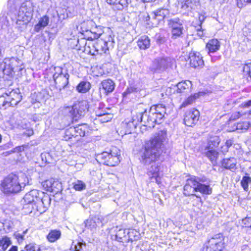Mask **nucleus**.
<instances>
[{
	"mask_svg": "<svg viewBox=\"0 0 251 251\" xmlns=\"http://www.w3.org/2000/svg\"><path fill=\"white\" fill-rule=\"evenodd\" d=\"M166 137V130L159 131L149 141L146 142L144 149L141 152L140 161L142 163L146 165H151L148 169V176L151 181H155L157 184L161 183V177L160 163L156 161L160 156V150Z\"/></svg>",
	"mask_w": 251,
	"mask_h": 251,
	"instance_id": "1",
	"label": "nucleus"
},
{
	"mask_svg": "<svg viewBox=\"0 0 251 251\" xmlns=\"http://www.w3.org/2000/svg\"><path fill=\"white\" fill-rule=\"evenodd\" d=\"M205 178L192 176L186 180L183 187V194L186 196H195L201 198L195 193L199 192L204 195H210L212 189L209 185L204 184Z\"/></svg>",
	"mask_w": 251,
	"mask_h": 251,
	"instance_id": "2",
	"label": "nucleus"
},
{
	"mask_svg": "<svg viewBox=\"0 0 251 251\" xmlns=\"http://www.w3.org/2000/svg\"><path fill=\"white\" fill-rule=\"evenodd\" d=\"M26 176L23 175L20 178L17 175L10 174L1 183L2 191L6 194L16 193L20 192L26 185Z\"/></svg>",
	"mask_w": 251,
	"mask_h": 251,
	"instance_id": "3",
	"label": "nucleus"
},
{
	"mask_svg": "<svg viewBox=\"0 0 251 251\" xmlns=\"http://www.w3.org/2000/svg\"><path fill=\"white\" fill-rule=\"evenodd\" d=\"M33 10V5L30 1L26 0L22 3L17 15L16 23V27L20 30L25 29L32 19Z\"/></svg>",
	"mask_w": 251,
	"mask_h": 251,
	"instance_id": "4",
	"label": "nucleus"
},
{
	"mask_svg": "<svg viewBox=\"0 0 251 251\" xmlns=\"http://www.w3.org/2000/svg\"><path fill=\"white\" fill-rule=\"evenodd\" d=\"M120 151L113 147L110 151H103L96 155L97 160L100 163L109 166H115L120 162Z\"/></svg>",
	"mask_w": 251,
	"mask_h": 251,
	"instance_id": "5",
	"label": "nucleus"
},
{
	"mask_svg": "<svg viewBox=\"0 0 251 251\" xmlns=\"http://www.w3.org/2000/svg\"><path fill=\"white\" fill-rule=\"evenodd\" d=\"M89 108L88 102L87 100H81L75 103L72 107L65 108V112L69 113V116L73 120L77 121L81 117L83 116Z\"/></svg>",
	"mask_w": 251,
	"mask_h": 251,
	"instance_id": "6",
	"label": "nucleus"
},
{
	"mask_svg": "<svg viewBox=\"0 0 251 251\" xmlns=\"http://www.w3.org/2000/svg\"><path fill=\"white\" fill-rule=\"evenodd\" d=\"M174 59L170 57H158L154 59L151 64L149 69L150 72L154 73H160L168 68L171 67Z\"/></svg>",
	"mask_w": 251,
	"mask_h": 251,
	"instance_id": "7",
	"label": "nucleus"
},
{
	"mask_svg": "<svg viewBox=\"0 0 251 251\" xmlns=\"http://www.w3.org/2000/svg\"><path fill=\"white\" fill-rule=\"evenodd\" d=\"M113 38L111 35H107L104 39H99L92 46L96 52H93L92 54L95 55L106 53L109 49L113 46Z\"/></svg>",
	"mask_w": 251,
	"mask_h": 251,
	"instance_id": "8",
	"label": "nucleus"
},
{
	"mask_svg": "<svg viewBox=\"0 0 251 251\" xmlns=\"http://www.w3.org/2000/svg\"><path fill=\"white\" fill-rule=\"evenodd\" d=\"M224 237L222 234L214 235L207 242L206 251H222L224 248Z\"/></svg>",
	"mask_w": 251,
	"mask_h": 251,
	"instance_id": "9",
	"label": "nucleus"
},
{
	"mask_svg": "<svg viewBox=\"0 0 251 251\" xmlns=\"http://www.w3.org/2000/svg\"><path fill=\"white\" fill-rule=\"evenodd\" d=\"M58 73L56 72L53 75L56 87L60 90L65 88L69 83V75L66 72H63L62 68H58Z\"/></svg>",
	"mask_w": 251,
	"mask_h": 251,
	"instance_id": "10",
	"label": "nucleus"
},
{
	"mask_svg": "<svg viewBox=\"0 0 251 251\" xmlns=\"http://www.w3.org/2000/svg\"><path fill=\"white\" fill-rule=\"evenodd\" d=\"M93 23L92 21H88L87 22H84L81 25V28L82 29V34L84 32L90 33L91 35L88 37V39L93 40L95 39H98L102 34V29L100 27H95L88 29L86 28L88 25H92Z\"/></svg>",
	"mask_w": 251,
	"mask_h": 251,
	"instance_id": "11",
	"label": "nucleus"
},
{
	"mask_svg": "<svg viewBox=\"0 0 251 251\" xmlns=\"http://www.w3.org/2000/svg\"><path fill=\"white\" fill-rule=\"evenodd\" d=\"M108 217L107 216L102 217L100 216H95L90 217L85 222V226L91 230L95 229L100 224L101 226L108 222Z\"/></svg>",
	"mask_w": 251,
	"mask_h": 251,
	"instance_id": "12",
	"label": "nucleus"
},
{
	"mask_svg": "<svg viewBox=\"0 0 251 251\" xmlns=\"http://www.w3.org/2000/svg\"><path fill=\"white\" fill-rule=\"evenodd\" d=\"M154 108H151L149 115L146 113L147 120L144 121V126L149 128L153 127L155 124H160L163 117L159 118V114L154 111Z\"/></svg>",
	"mask_w": 251,
	"mask_h": 251,
	"instance_id": "13",
	"label": "nucleus"
},
{
	"mask_svg": "<svg viewBox=\"0 0 251 251\" xmlns=\"http://www.w3.org/2000/svg\"><path fill=\"white\" fill-rule=\"evenodd\" d=\"M40 192L36 189H33L26 193L24 200L27 204L37 203L38 205L44 204L45 199H42L39 197Z\"/></svg>",
	"mask_w": 251,
	"mask_h": 251,
	"instance_id": "14",
	"label": "nucleus"
},
{
	"mask_svg": "<svg viewBox=\"0 0 251 251\" xmlns=\"http://www.w3.org/2000/svg\"><path fill=\"white\" fill-rule=\"evenodd\" d=\"M200 117V112L196 109L187 111L184 115V123L188 126H192L198 122Z\"/></svg>",
	"mask_w": 251,
	"mask_h": 251,
	"instance_id": "15",
	"label": "nucleus"
},
{
	"mask_svg": "<svg viewBox=\"0 0 251 251\" xmlns=\"http://www.w3.org/2000/svg\"><path fill=\"white\" fill-rule=\"evenodd\" d=\"M4 96L6 107L16 105L22 100L20 94L14 90L5 93Z\"/></svg>",
	"mask_w": 251,
	"mask_h": 251,
	"instance_id": "16",
	"label": "nucleus"
},
{
	"mask_svg": "<svg viewBox=\"0 0 251 251\" xmlns=\"http://www.w3.org/2000/svg\"><path fill=\"white\" fill-rule=\"evenodd\" d=\"M146 111L143 112H135V114H133L131 121H126L122 123V126H127L129 129H135L138 123L143 122L144 123L143 118H145Z\"/></svg>",
	"mask_w": 251,
	"mask_h": 251,
	"instance_id": "17",
	"label": "nucleus"
},
{
	"mask_svg": "<svg viewBox=\"0 0 251 251\" xmlns=\"http://www.w3.org/2000/svg\"><path fill=\"white\" fill-rule=\"evenodd\" d=\"M189 59L190 66L194 68L201 67L204 65L202 57L199 52H190L189 53Z\"/></svg>",
	"mask_w": 251,
	"mask_h": 251,
	"instance_id": "18",
	"label": "nucleus"
},
{
	"mask_svg": "<svg viewBox=\"0 0 251 251\" xmlns=\"http://www.w3.org/2000/svg\"><path fill=\"white\" fill-rule=\"evenodd\" d=\"M127 230L116 227L114 229V234L112 235V238L120 242H129V239L127 235Z\"/></svg>",
	"mask_w": 251,
	"mask_h": 251,
	"instance_id": "19",
	"label": "nucleus"
},
{
	"mask_svg": "<svg viewBox=\"0 0 251 251\" xmlns=\"http://www.w3.org/2000/svg\"><path fill=\"white\" fill-rule=\"evenodd\" d=\"M251 127V122L240 121L234 125L233 131H236L238 133H242L246 132Z\"/></svg>",
	"mask_w": 251,
	"mask_h": 251,
	"instance_id": "20",
	"label": "nucleus"
},
{
	"mask_svg": "<svg viewBox=\"0 0 251 251\" xmlns=\"http://www.w3.org/2000/svg\"><path fill=\"white\" fill-rule=\"evenodd\" d=\"M102 89L104 91L106 95L112 93L115 89V83L111 79H106L102 81L100 83Z\"/></svg>",
	"mask_w": 251,
	"mask_h": 251,
	"instance_id": "21",
	"label": "nucleus"
},
{
	"mask_svg": "<svg viewBox=\"0 0 251 251\" xmlns=\"http://www.w3.org/2000/svg\"><path fill=\"white\" fill-rule=\"evenodd\" d=\"M169 15L170 12L166 8L158 9L151 14L152 18L156 19L158 21H161L165 18L168 17Z\"/></svg>",
	"mask_w": 251,
	"mask_h": 251,
	"instance_id": "22",
	"label": "nucleus"
},
{
	"mask_svg": "<svg viewBox=\"0 0 251 251\" xmlns=\"http://www.w3.org/2000/svg\"><path fill=\"white\" fill-rule=\"evenodd\" d=\"M107 2L112 5L114 10H122L127 6V0H107Z\"/></svg>",
	"mask_w": 251,
	"mask_h": 251,
	"instance_id": "23",
	"label": "nucleus"
},
{
	"mask_svg": "<svg viewBox=\"0 0 251 251\" xmlns=\"http://www.w3.org/2000/svg\"><path fill=\"white\" fill-rule=\"evenodd\" d=\"M237 160L234 157L225 158L222 161V166L227 170L234 171L236 169Z\"/></svg>",
	"mask_w": 251,
	"mask_h": 251,
	"instance_id": "24",
	"label": "nucleus"
},
{
	"mask_svg": "<svg viewBox=\"0 0 251 251\" xmlns=\"http://www.w3.org/2000/svg\"><path fill=\"white\" fill-rule=\"evenodd\" d=\"M176 87L177 93L187 94L191 91L192 83L190 81H182L177 83Z\"/></svg>",
	"mask_w": 251,
	"mask_h": 251,
	"instance_id": "25",
	"label": "nucleus"
},
{
	"mask_svg": "<svg viewBox=\"0 0 251 251\" xmlns=\"http://www.w3.org/2000/svg\"><path fill=\"white\" fill-rule=\"evenodd\" d=\"M198 2L197 0H180V4L181 8L189 11L191 9L194 8V7L197 5Z\"/></svg>",
	"mask_w": 251,
	"mask_h": 251,
	"instance_id": "26",
	"label": "nucleus"
},
{
	"mask_svg": "<svg viewBox=\"0 0 251 251\" xmlns=\"http://www.w3.org/2000/svg\"><path fill=\"white\" fill-rule=\"evenodd\" d=\"M137 45L141 50L148 49L150 47V39L147 36H142L138 39Z\"/></svg>",
	"mask_w": 251,
	"mask_h": 251,
	"instance_id": "27",
	"label": "nucleus"
},
{
	"mask_svg": "<svg viewBox=\"0 0 251 251\" xmlns=\"http://www.w3.org/2000/svg\"><path fill=\"white\" fill-rule=\"evenodd\" d=\"M220 47V44L217 39L210 40L206 44V48L209 52H215L218 50Z\"/></svg>",
	"mask_w": 251,
	"mask_h": 251,
	"instance_id": "28",
	"label": "nucleus"
},
{
	"mask_svg": "<svg viewBox=\"0 0 251 251\" xmlns=\"http://www.w3.org/2000/svg\"><path fill=\"white\" fill-rule=\"evenodd\" d=\"M61 235L60 230L54 229L51 230L47 236V239L51 243H53L59 239Z\"/></svg>",
	"mask_w": 251,
	"mask_h": 251,
	"instance_id": "29",
	"label": "nucleus"
},
{
	"mask_svg": "<svg viewBox=\"0 0 251 251\" xmlns=\"http://www.w3.org/2000/svg\"><path fill=\"white\" fill-rule=\"evenodd\" d=\"M45 100V94L43 92H35L31 95L30 101L32 103H41Z\"/></svg>",
	"mask_w": 251,
	"mask_h": 251,
	"instance_id": "30",
	"label": "nucleus"
},
{
	"mask_svg": "<svg viewBox=\"0 0 251 251\" xmlns=\"http://www.w3.org/2000/svg\"><path fill=\"white\" fill-rule=\"evenodd\" d=\"M91 88V84L86 81H81L76 86V90L79 93H85Z\"/></svg>",
	"mask_w": 251,
	"mask_h": 251,
	"instance_id": "31",
	"label": "nucleus"
},
{
	"mask_svg": "<svg viewBox=\"0 0 251 251\" xmlns=\"http://www.w3.org/2000/svg\"><path fill=\"white\" fill-rule=\"evenodd\" d=\"M168 25L172 29L180 28L183 29L182 21L179 18L171 19L168 20Z\"/></svg>",
	"mask_w": 251,
	"mask_h": 251,
	"instance_id": "32",
	"label": "nucleus"
},
{
	"mask_svg": "<svg viewBox=\"0 0 251 251\" xmlns=\"http://www.w3.org/2000/svg\"><path fill=\"white\" fill-rule=\"evenodd\" d=\"M151 108H154V111L159 114V117H164L165 114L166 113V109L165 106L163 104L153 105Z\"/></svg>",
	"mask_w": 251,
	"mask_h": 251,
	"instance_id": "33",
	"label": "nucleus"
},
{
	"mask_svg": "<svg viewBox=\"0 0 251 251\" xmlns=\"http://www.w3.org/2000/svg\"><path fill=\"white\" fill-rule=\"evenodd\" d=\"M127 238L129 239V242L136 241L140 238V233L139 232L134 229L127 230Z\"/></svg>",
	"mask_w": 251,
	"mask_h": 251,
	"instance_id": "34",
	"label": "nucleus"
},
{
	"mask_svg": "<svg viewBox=\"0 0 251 251\" xmlns=\"http://www.w3.org/2000/svg\"><path fill=\"white\" fill-rule=\"evenodd\" d=\"M83 247H85V244L80 242L75 243L73 242L70 248L71 251H84Z\"/></svg>",
	"mask_w": 251,
	"mask_h": 251,
	"instance_id": "35",
	"label": "nucleus"
},
{
	"mask_svg": "<svg viewBox=\"0 0 251 251\" xmlns=\"http://www.w3.org/2000/svg\"><path fill=\"white\" fill-rule=\"evenodd\" d=\"M11 244V241L10 238L7 236L3 237L0 239V247L4 251Z\"/></svg>",
	"mask_w": 251,
	"mask_h": 251,
	"instance_id": "36",
	"label": "nucleus"
},
{
	"mask_svg": "<svg viewBox=\"0 0 251 251\" xmlns=\"http://www.w3.org/2000/svg\"><path fill=\"white\" fill-rule=\"evenodd\" d=\"M218 154V152L213 150H209L206 153V156L209 159L212 163L216 162Z\"/></svg>",
	"mask_w": 251,
	"mask_h": 251,
	"instance_id": "37",
	"label": "nucleus"
},
{
	"mask_svg": "<svg viewBox=\"0 0 251 251\" xmlns=\"http://www.w3.org/2000/svg\"><path fill=\"white\" fill-rule=\"evenodd\" d=\"M251 183V177L249 176L243 177L241 181V184L245 191L248 190L249 184Z\"/></svg>",
	"mask_w": 251,
	"mask_h": 251,
	"instance_id": "38",
	"label": "nucleus"
},
{
	"mask_svg": "<svg viewBox=\"0 0 251 251\" xmlns=\"http://www.w3.org/2000/svg\"><path fill=\"white\" fill-rule=\"evenodd\" d=\"M247 115V112L243 111H236L233 112L230 116L229 118V120L230 121H235L239 118L246 116Z\"/></svg>",
	"mask_w": 251,
	"mask_h": 251,
	"instance_id": "39",
	"label": "nucleus"
},
{
	"mask_svg": "<svg viewBox=\"0 0 251 251\" xmlns=\"http://www.w3.org/2000/svg\"><path fill=\"white\" fill-rule=\"evenodd\" d=\"M74 188L77 191H81L86 187L85 184L81 180H77L73 183Z\"/></svg>",
	"mask_w": 251,
	"mask_h": 251,
	"instance_id": "40",
	"label": "nucleus"
},
{
	"mask_svg": "<svg viewBox=\"0 0 251 251\" xmlns=\"http://www.w3.org/2000/svg\"><path fill=\"white\" fill-rule=\"evenodd\" d=\"M52 181L53 178H50L43 182L42 185L47 191L50 192L52 191Z\"/></svg>",
	"mask_w": 251,
	"mask_h": 251,
	"instance_id": "41",
	"label": "nucleus"
},
{
	"mask_svg": "<svg viewBox=\"0 0 251 251\" xmlns=\"http://www.w3.org/2000/svg\"><path fill=\"white\" fill-rule=\"evenodd\" d=\"M52 191L51 192L57 193L61 189V183L58 180L53 178Z\"/></svg>",
	"mask_w": 251,
	"mask_h": 251,
	"instance_id": "42",
	"label": "nucleus"
},
{
	"mask_svg": "<svg viewBox=\"0 0 251 251\" xmlns=\"http://www.w3.org/2000/svg\"><path fill=\"white\" fill-rule=\"evenodd\" d=\"M76 134H77L78 138H79L80 137L84 136L85 135V130L84 126H78L75 127Z\"/></svg>",
	"mask_w": 251,
	"mask_h": 251,
	"instance_id": "43",
	"label": "nucleus"
},
{
	"mask_svg": "<svg viewBox=\"0 0 251 251\" xmlns=\"http://www.w3.org/2000/svg\"><path fill=\"white\" fill-rule=\"evenodd\" d=\"M73 131V129H70V128L65 130L64 138L66 141L71 140L73 141V140H74L72 134Z\"/></svg>",
	"mask_w": 251,
	"mask_h": 251,
	"instance_id": "44",
	"label": "nucleus"
},
{
	"mask_svg": "<svg viewBox=\"0 0 251 251\" xmlns=\"http://www.w3.org/2000/svg\"><path fill=\"white\" fill-rule=\"evenodd\" d=\"M183 29L178 28L177 29H172V38L173 39H176L177 37L180 36L182 34V31Z\"/></svg>",
	"mask_w": 251,
	"mask_h": 251,
	"instance_id": "45",
	"label": "nucleus"
},
{
	"mask_svg": "<svg viewBox=\"0 0 251 251\" xmlns=\"http://www.w3.org/2000/svg\"><path fill=\"white\" fill-rule=\"evenodd\" d=\"M112 119V117L110 115H108L107 113L102 115V116L96 119V120H98L100 122L102 123H106Z\"/></svg>",
	"mask_w": 251,
	"mask_h": 251,
	"instance_id": "46",
	"label": "nucleus"
},
{
	"mask_svg": "<svg viewBox=\"0 0 251 251\" xmlns=\"http://www.w3.org/2000/svg\"><path fill=\"white\" fill-rule=\"evenodd\" d=\"M26 232L27 230H26L25 231H24L22 234L18 232L14 233V235L19 243H22L23 241L25 234L26 233Z\"/></svg>",
	"mask_w": 251,
	"mask_h": 251,
	"instance_id": "47",
	"label": "nucleus"
},
{
	"mask_svg": "<svg viewBox=\"0 0 251 251\" xmlns=\"http://www.w3.org/2000/svg\"><path fill=\"white\" fill-rule=\"evenodd\" d=\"M38 23L39 25H41L42 27H45L49 23V18L47 16H45L39 20Z\"/></svg>",
	"mask_w": 251,
	"mask_h": 251,
	"instance_id": "48",
	"label": "nucleus"
},
{
	"mask_svg": "<svg viewBox=\"0 0 251 251\" xmlns=\"http://www.w3.org/2000/svg\"><path fill=\"white\" fill-rule=\"evenodd\" d=\"M243 71L245 73L249 74L251 78V63L245 65L243 67Z\"/></svg>",
	"mask_w": 251,
	"mask_h": 251,
	"instance_id": "49",
	"label": "nucleus"
},
{
	"mask_svg": "<svg viewBox=\"0 0 251 251\" xmlns=\"http://www.w3.org/2000/svg\"><path fill=\"white\" fill-rule=\"evenodd\" d=\"M0 107L3 108L4 109L7 108L6 107V101L4 94L0 96Z\"/></svg>",
	"mask_w": 251,
	"mask_h": 251,
	"instance_id": "50",
	"label": "nucleus"
},
{
	"mask_svg": "<svg viewBox=\"0 0 251 251\" xmlns=\"http://www.w3.org/2000/svg\"><path fill=\"white\" fill-rule=\"evenodd\" d=\"M236 2L238 7L241 8L244 6V3H251V0H236Z\"/></svg>",
	"mask_w": 251,
	"mask_h": 251,
	"instance_id": "51",
	"label": "nucleus"
},
{
	"mask_svg": "<svg viewBox=\"0 0 251 251\" xmlns=\"http://www.w3.org/2000/svg\"><path fill=\"white\" fill-rule=\"evenodd\" d=\"M25 249L26 250V251H35L36 247L34 244L31 243L28 245H26Z\"/></svg>",
	"mask_w": 251,
	"mask_h": 251,
	"instance_id": "52",
	"label": "nucleus"
},
{
	"mask_svg": "<svg viewBox=\"0 0 251 251\" xmlns=\"http://www.w3.org/2000/svg\"><path fill=\"white\" fill-rule=\"evenodd\" d=\"M28 147V145H24L20 146H17L16 148H14V151L15 152H22L23 151H25V148H27Z\"/></svg>",
	"mask_w": 251,
	"mask_h": 251,
	"instance_id": "53",
	"label": "nucleus"
},
{
	"mask_svg": "<svg viewBox=\"0 0 251 251\" xmlns=\"http://www.w3.org/2000/svg\"><path fill=\"white\" fill-rule=\"evenodd\" d=\"M136 90V89L135 87L130 86L126 89V91L124 93L123 95L124 96H126L130 93L134 92Z\"/></svg>",
	"mask_w": 251,
	"mask_h": 251,
	"instance_id": "54",
	"label": "nucleus"
},
{
	"mask_svg": "<svg viewBox=\"0 0 251 251\" xmlns=\"http://www.w3.org/2000/svg\"><path fill=\"white\" fill-rule=\"evenodd\" d=\"M100 106H99V109L98 110H96L95 113H96V115L97 117H98V118L102 116V115H104L105 114H106V112L105 111V110H100Z\"/></svg>",
	"mask_w": 251,
	"mask_h": 251,
	"instance_id": "55",
	"label": "nucleus"
},
{
	"mask_svg": "<svg viewBox=\"0 0 251 251\" xmlns=\"http://www.w3.org/2000/svg\"><path fill=\"white\" fill-rule=\"evenodd\" d=\"M70 129H73V132H72V136L74 139V140H73V142H76L79 140V138H78L77 134H76V132L75 130V127H69Z\"/></svg>",
	"mask_w": 251,
	"mask_h": 251,
	"instance_id": "56",
	"label": "nucleus"
},
{
	"mask_svg": "<svg viewBox=\"0 0 251 251\" xmlns=\"http://www.w3.org/2000/svg\"><path fill=\"white\" fill-rule=\"evenodd\" d=\"M242 222L246 227H250L251 225V217H246L243 219Z\"/></svg>",
	"mask_w": 251,
	"mask_h": 251,
	"instance_id": "57",
	"label": "nucleus"
},
{
	"mask_svg": "<svg viewBox=\"0 0 251 251\" xmlns=\"http://www.w3.org/2000/svg\"><path fill=\"white\" fill-rule=\"evenodd\" d=\"M199 97V94H195L194 96H191L188 97L186 100L188 101V103L191 104L197 98Z\"/></svg>",
	"mask_w": 251,
	"mask_h": 251,
	"instance_id": "58",
	"label": "nucleus"
},
{
	"mask_svg": "<svg viewBox=\"0 0 251 251\" xmlns=\"http://www.w3.org/2000/svg\"><path fill=\"white\" fill-rule=\"evenodd\" d=\"M250 106H251V100L245 101L239 105L241 108H248Z\"/></svg>",
	"mask_w": 251,
	"mask_h": 251,
	"instance_id": "59",
	"label": "nucleus"
},
{
	"mask_svg": "<svg viewBox=\"0 0 251 251\" xmlns=\"http://www.w3.org/2000/svg\"><path fill=\"white\" fill-rule=\"evenodd\" d=\"M248 29H250L251 31H250L249 34H246V35L249 36L250 37H251V23H249L248 24V26L244 29V33H245L247 32V30Z\"/></svg>",
	"mask_w": 251,
	"mask_h": 251,
	"instance_id": "60",
	"label": "nucleus"
},
{
	"mask_svg": "<svg viewBox=\"0 0 251 251\" xmlns=\"http://www.w3.org/2000/svg\"><path fill=\"white\" fill-rule=\"evenodd\" d=\"M233 143V140L232 139L227 140L226 143V146L227 148H229L232 146Z\"/></svg>",
	"mask_w": 251,
	"mask_h": 251,
	"instance_id": "61",
	"label": "nucleus"
},
{
	"mask_svg": "<svg viewBox=\"0 0 251 251\" xmlns=\"http://www.w3.org/2000/svg\"><path fill=\"white\" fill-rule=\"evenodd\" d=\"M189 104H190L189 103H188V101L187 100H186L180 105V108H182L185 107L187 106Z\"/></svg>",
	"mask_w": 251,
	"mask_h": 251,
	"instance_id": "62",
	"label": "nucleus"
},
{
	"mask_svg": "<svg viewBox=\"0 0 251 251\" xmlns=\"http://www.w3.org/2000/svg\"><path fill=\"white\" fill-rule=\"evenodd\" d=\"M42 28H44L41 26V25H39V24L38 23L36 25H35L34 29L36 31H39Z\"/></svg>",
	"mask_w": 251,
	"mask_h": 251,
	"instance_id": "63",
	"label": "nucleus"
},
{
	"mask_svg": "<svg viewBox=\"0 0 251 251\" xmlns=\"http://www.w3.org/2000/svg\"><path fill=\"white\" fill-rule=\"evenodd\" d=\"M8 251H18V247L16 246H12Z\"/></svg>",
	"mask_w": 251,
	"mask_h": 251,
	"instance_id": "64",
	"label": "nucleus"
}]
</instances>
